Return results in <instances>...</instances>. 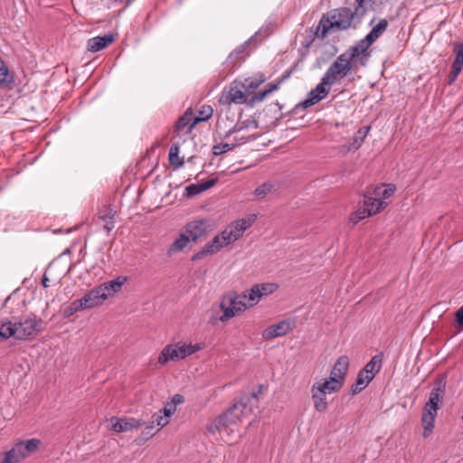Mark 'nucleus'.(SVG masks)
Instances as JSON below:
<instances>
[{"mask_svg": "<svg viewBox=\"0 0 463 463\" xmlns=\"http://www.w3.org/2000/svg\"><path fill=\"white\" fill-rule=\"evenodd\" d=\"M255 220L256 215L252 214L247 218L237 220L228 225L224 231L225 234H228L229 236V241H232V242L237 241L242 235V233L253 224Z\"/></svg>", "mask_w": 463, "mask_h": 463, "instance_id": "ddd939ff", "label": "nucleus"}, {"mask_svg": "<svg viewBox=\"0 0 463 463\" xmlns=\"http://www.w3.org/2000/svg\"><path fill=\"white\" fill-rule=\"evenodd\" d=\"M228 234H225V231L223 230L221 233L217 234L211 241L206 243L204 247L195 253L192 260L194 261L199 260L204 258L207 255H212L218 252L223 247L232 243V241H229Z\"/></svg>", "mask_w": 463, "mask_h": 463, "instance_id": "f8f14e48", "label": "nucleus"}, {"mask_svg": "<svg viewBox=\"0 0 463 463\" xmlns=\"http://www.w3.org/2000/svg\"><path fill=\"white\" fill-rule=\"evenodd\" d=\"M2 307L10 314H17L24 310L25 301L17 291H14L5 300Z\"/></svg>", "mask_w": 463, "mask_h": 463, "instance_id": "aec40b11", "label": "nucleus"}, {"mask_svg": "<svg viewBox=\"0 0 463 463\" xmlns=\"http://www.w3.org/2000/svg\"><path fill=\"white\" fill-rule=\"evenodd\" d=\"M329 91V87L326 84H323L321 80V82L308 92L307 98L300 103V106L304 109L311 107L325 99Z\"/></svg>", "mask_w": 463, "mask_h": 463, "instance_id": "dca6fc26", "label": "nucleus"}, {"mask_svg": "<svg viewBox=\"0 0 463 463\" xmlns=\"http://www.w3.org/2000/svg\"><path fill=\"white\" fill-rule=\"evenodd\" d=\"M151 422L157 427V430H160L168 424L169 419L159 411L153 414Z\"/></svg>", "mask_w": 463, "mask_h": 463, "instance_id": "ea45409f", "label": "nucleus"}, {"mask_svg": "<svg viewBox=\"0 0 463 463\" xmlns=\"http://www.w3.org/2000/svg\"><path fill=\"white\" fill-rule=\"evenodd\" d=\"M228 234H225V231L223 230L221 233L217 234L211 241L206 243L204 247L195 253L192 260L194 261L199 260L204 258L207 255H212L218 252L223 247L232 243V241H229Z\"/></svg>", "mask_w": 463, "mask_h": 463, "instance_id": "9b49d317", "label": "nucleus"}, {"mask_svg": "<svg viewBox=\"0 0 463 463\" xmlns=\"http://www.w3.org/2000/svg\"><path fill=\"white\" fill-rule=\"evenodd\" d=\"M159 430L156 429V426L151 422L148 424L141 432V437L144 439L152 438Z\"/></svg>", "mask_w": 463, "mask_h": 463, "instance_id": "8fccbe9b", "label": "nucleus"}, {"mask_svg": "<svg viewBox=\"0 0 463 463\" xmlns=\"http://www.w3.org/2000/svg\"><path fill=\"white\" fill-rule=\"evenodd\" d=\"M190 241V237L185 233H181L178 238H176L171 246L168 249V254L172 255L174 253L179 252L183 250Z\"/></svg>", "mask_w": 463, "mask_h": 463, "instance_id": "f704fd0d", "label": "nucleus"}, {"mask_svg": "<svg viewBox=\"0 0 463 463\" xmlns=\"http://www.w3.org/2000/svg\"><path fill=\"white\" fill-rule=\"evenodd\" d=\"M83 309L84 308L82 307V303L80 302L79 299H76V300L72 301L70 304V306L65 308L64 315L66 317H70V316L73 315L74 313L83 310Z\"/></svg>", "mask_w": 463, "mask_h": 463, "instance_id": "a18cd8bd", "label": "nucleus"}, {"mask_svg": "<svg viewBox=\"0 0 463 463\" xmlns=\"http://www.w3.org/2000/svg\"><path fill=\"white\" fill-rule=\"evenodd\" d=\"M396 191V186L392 184H380L373 188V194L378 198H382L383 201L391 197Z\"/></svg>", "mask_w": 463, "mask_h": 463, "instance_id": "473e14b6", "label": "nucleus"}, {"mask_svg": "<svg viewBox=\"0 0 463 463\" xmlns=\"http://www.w3.org/2000/svg\"><path fill=\"white\" fill-rule=\"evenodd\" d=\"M114 42L112 34H105L103 36H96L88 40L87 49L91 52H99Z\"/></svg>", "mask_w": 463, "mask_h": 463, "instance_id": "5701e85b", "label": "nucleus"}, {"mask_svg": "<svg viewBox=\"0 0 463 463\" xmlns=\"http://www.w3.org/2000/svg\"><path fill=\"white\" fill-rule=\"evenodd\" d=\"M175 407L184 402V396L181 394H175L170 401Z\"/></svg>", "mask_w": 463, "mask_h": 463, "instance_id": "4d7b16f0", "label": "nucleus"}, {"mask_svg": "<svg viewBox=\"0 0 463 463\" xmlns=\"http://www.w3.org/2000/svg\"><path fill=\"white\" fill-rule=\"evenodd\" d=\"M213 109L211 106H203L201 110H199V115L194 117L195 120L198 122L205 121L209 119L213 116Z\"/></svg>", "mask_w": 463, "mask_h": 463, "instance_id": "c03bdc74", "label": "nucleus"}, {"mask_svg": "<svg viewBox=\"0 0 463 463\" xmlns=\"http://www.w3.org/2000/svg\"><path fill=\"white\" fill-rule=\"evenodd\" d=\"M5 90L13 93L19 92V87L14 81V74L8 67L2 61V93Z\"/></svg>", "mask_w": 463, "mask_h": 463, "instance_id": "b1692460", "label": "nucleus"}, {"mask_svg": "<svg viewBox=\"0 0 463 463\" xmlns=\"http://www.w3.org/2000/svg\"><path fill=\"white\" fill-rule=\"evenodd\" d=\"M437 412L422 410L421 424L423 427V437H429L434 429Z\"/></svg>", "mask_w": 463, "mask_h": 463, "instance_id": "a878e982", "label": "nucleus"}, {"mask_svg": "<svg viewBox=\"0 0 463 463\" xmlns=\"http://www.w3.org/2000/svg\"><path fill=\"white\" fill-rule=\"evenodd\" d=\"M169 162L171 165L177 169L184 165V160L179 156V146L178 144H173L169 150Z\"/></svg>", "mask_w": 463, "mask_h": 463, "instance_id": "4c0bfd02", "label": "nucleus"}, {"mask_svg": "<svg viewBox=\"0 0 463 463\" xmlns=\"http://www.w3.org/2000/svg\"><path fill=\"white\" fill-rule=\"evenodd\" d=\"M248 44L249 42H246L243 44L237 47L233 52H232L227 59V62L235 65L236 62L241 61L242 59H244L242 54L246 51Z\"/></svg>", "mask_w": 463, "mask_h": 463, "instance_id": "58836bf2", "label": "nucleus"}, {"mask_svg": "<svg viewBox=\"0 0 463 463\" xmlns=\"http://www.w3.org/2000/svg\"><path fill=\"white\" fill-rule=\"evenodd\" d=\"M352 70V62L342 53L329 66L322 77L323 84L328 87L339 82Z\"/></svg>", "mask_w": 463, "mask_h": 463, "instance_id": "39448f33", "label": "nucleus"}, {"mask_svg": "<svg viewBox=\"0 0 463 463\" xmlns=\"http://www.w3.org/2000/svg\"><path fill=\"white\" fill-rule=\"evenodd\" d=\"M388 24H389L386 19H381L366 34V41L369 42V43H373L386 31Z\"/></svg>", "mask_w": 463, "mask_h": 463, "instance_id": "2f4dec72", "label": "nucleus"}, {"mask_svg": "<svg viewBox=\"0 0 463 463\" xmlns=\"http://www.w3.org/2000/svg\"><path fill=\"white\" fill-rule=\"evenodd\" d=\"M256 287L259 288L260 298L271 294L278 288V286L274 283L256 284Z\"/></svg>", "mask_w": 463, "mask_h": 463, "instance_id": "a19ab883", "label": "nucleus"}, {"mask_svg": "<svg viewBox=\"0 0 463 463\" xmlns=\"http://www.w3.org/2000/svg\"><path fill=\"white\" fill-rule=\"evenodd\" d=\"M374 377L369 373H364V371L361 370L356 377L355 383L352 385V393L357 394L362 392L364 389L367 387L370 382Z\"/></svg>", "mask_w": 463, "mask_h": 463, "instance_id": "c756f323", "label": "nucleus"}, {"mask_svg": "<svg viewBox=\"0 0 463 463\" xmlns=\"http://www.w3.org/2000/svg\"><path fill=\"white\" fill-rule=\"evenodd\" d=\"M221 144H222V149L224 150V153H226L230 150H232L235 146H237V144H233V143H221Z\"/></svg>", "mask_w": 463, "mask_h": 463, "instance_id": "052dcab7", "label": "nucleus"}, {"mask_svg": "<svg viewBox=\"0 0 463 463\" xmlns=\"http://www.w3.org/2000/svg\"><path fill=\"white\" fill-rule=\"evenodd\" d=\"M455 60L454 64L463 67V43H458L454 48Z\"/></svg>", "mask_w": 463, "mask_h": 463, "instance_id": "de8ad7c7", "label": "nucleus"}, {"mask_svg": "<svg viewBox=\"0 0 463 463\" xmlns=\"http://www.w3.org/2000/svg\"><path fill=\"white\" fill-rule=\"evenodd\" d=\"M43 320L36 317H12L10 320L2 321V339L14 337L19 340L33 338L41 331Z\"/></svg>", "mask_w": 463, "mask_h": 463, "instance_id": "7ed1b4c3", "label": "nucleus"}, {"mask_svg": "<svg viewBox=\"0 0 463 463\" xmlns=\"http://www.w3.org/2000/svg\"><path fill=\"white\" fill-rule=\"evenodd\" d=\"M382 361L379 355H374L362 370L374 377L382 368Z\"/></svg>", "mask_w": 463, "mask_h": 463, "instance_id": "e433bc0d", "label": "nucleus"}, {"mask_svg": "<svg viewBox=\"0 0 463 463\" xmlns=\"http://www.w3.org/2000/svg\"><path fill=\"white\" fill-rule=\"evenodd\" d=\"M208 223L205 220H195L188 222L184 226L185 234L190 237V240L196 241L201 237L204 236L207 232Z\"/></svg>", "mask_w": 463, "mask_h": 463, "instance_id": "6ab92c4d", "label": "nucleus"}, {"mask_svg": "<svg viewBox=\"0 0 463 463\" xmlns=\"http://www.w3.org/2000/svg\"><path fill=\"white\" fill-rule=\"evenodd\" d=\"M247 128H248V124H246V122H239V123L235 124L229 131L226 132L224 137L228 138L232 134L239 133Z\"/></svg>", "mask_w": 463, "mask_h": 463, "instance_id": "3c124183", "label": "nucleus"}, {"mask_svg": "<svg viewBox=\"0 0 463 463\" xmlns=\"http://www.w3.org/2000/svg\"><path fill=\"white\" fill-rule=\"evenodd\" d=\"M454 317L453 327L457 333H460L463 331V306L455 312Z\"/></svg>", "mask_w": 463, "mask_h": 463, "instance_id": "79ce46f5", "label": "nucleus"}, {"mask_svg": "<svg viewBox=\"0 0 463 463\" xmlns=\"http://www.w3.org/2000/svg\"><path fill=\"white\" fill-rule=\"evenodd\" d=\"M387 203L382 200V198H378L377 196L373 194V192H368V194H365L364 197V205L363 209H359L356 213L353 214L352 220L354 222L364 219L373 214H376L381 210L386 207Z\"/></svg>", "mask_w": 463, "mask_h": 463, "instance_id": "6e6552de", "label": "nucleus"}, {"mask_svg": "<svg viewBox=\"0 0 463 463\" xmlns=\"http://www.w3.org/2000/svg\"><path fill=\"white\" fill-rule=\"evenodd\" d=\"M292 329L293 326L290 320H282L275 325L267 327L262 332V337L267 340L273 339L287 335Z\"/></svg>", "mask_w": 463, "mask_h": 463, "instance_id": "f3484780", "label": "nucleus"}, {"mask_svg": "<svg viewBox=\"0 0 463 463\" xmlns=\"http://www.w3.org/2000/svg\"><path fill=\"white\" fill-rule=\"evenodd\" d=\"M216 183H217V178H211L206 181L201 182L199 184L202 188V191L204 192V191L210 189L211 187H213Z\"/></svg>", "mask_w": 463, "mask_h": 463, "instance_id": "6e6d98bb", "label": "nucleus"}, {"mask_svg": "<svg viewBox=\"0 0 463 463\" xmlns=\"http://www.w3.org/2000/svg\"><path fill=\"white\" fill-rule=\"evenodd\" d=\"M220 308L222 311V315L219 319L222 322H226L249 308V307L245 301V296L232 293L222 298Z\"/></svg>", "mask_w": 463, "mask_h": 463, "instance_id": "0eeeda50", "label": "nucleus"}, {"mask_svg": "<svg viewBox=\"0 0 463 463\" xmlns=\"http://www.w3.org/2000/svg\"><path fill=\"white\" fill-rule=\"evenodd\" d=\"M349 367V358L346 355L340 356L333 366L330 376L344 383Z\"/></svg>", "mask_w": 463, "mask_h": 463, "instance_id": "4be33fe9", "label": "nucleus"}, {"mask_svg": "<svg viewBox=\"0 0 463 463\" xmlns=\"http://www.w3.org/2000/svg\"><path fill=\"white\" fill-rule=\"evenodd\" d=\"M197 124L192 112L186 111L182 117L179 118L175 124V131L178 134H189L194 126Z\"/></svg>", "mask_w": 463, "mask_h": 463, "instance_id": "412c9836", "label": "nucleus"}, {"mask_svg": "<svg viewBox=\"0 0 463 463\" xmlns=\"http://www.w3.org/2000/svg\"><path fill=\"white\" fill-rule=\"evenodd\" d=\"M250 140V137H246L244 136L241 137H234V142L233 144H237V146L244 144Z\"/></svg>", "mask_w": 463, "mask_h": 463, "instance_id": "13d9d810", "label": "nucleus"}, {"mask_svg": "<svg viewBox=\"0 0 463 463\" xmlns=\"http://www.w3.org/2000/svg\"><path fill=\"white\" fill-rule=\"evenodd\" d=\"M111 430L116 432H126L134 429H138L145 424V421L134 418H116L110 419Z\"/></svg>", "mask_w": 463, "mask_h": 463, "instance_id": "2eb2a0df", "label": "nucleus"}, {"mask_svg": "<svg viewBox=\"0 0 463 463\" xmlns=\"http://www.w3.org/2000/svg\"><path fill=\"white\" fill-rule=\"evenodd\" d=\"M203 193L200 184H192L185 187V195L187 197H193Z\"/></svg>", "mask_w": 463, "mask_h": 463, "instance_id": "09e8293b", "label": "nucleus"}, {"mask_svg": "<svg viewBox=\"0 0 463 463\" xmlns=\"http://www.w3.org/2000/svg\"><path fill=\"white\" fill-rule=\"evenodd\" d=\"M461 70H462L461 66H458L457 64L452 63L451 71H450V73L449 75V80H448L449 84H452L456 80V79L458 78V76L460 73Z\"/></svg>", "mask_w": 463, "mask_h": 463, "instance_id": "603ef678", "label": "nucleus"}, {"mask_svg": "<svg viewBox=\"0 0 463 463\" xmlns=\"http://www.w3.org/2000/svg\"><path fill=\"white\" fill-rule=\"evenodd\" d=\"M311 394L315 409L319 412L325 411L327 408L325 392L318 387L312 386Z\"/></svg>", "mask_w": 463, "mask_h": 463, "instance_id": "c85d7f7f", "label": "nucleus"}, {"mask_svg": "<svg viewBox=\"0 0 463 463\" xmlns=\"http://www.w3.org/2000/svg\"><path fill=\"white\" fill-rule=\"evenodd\" d=\"M373 43L366 41V37L361 39L354 45L350 47L343 54L352 62L353 61L359 62L362 66H365L371 56L369 47Z\"/></svg>", "mask_w": 463, "mask_h": 463, "instance_id": "9d476101", "label": "nucleus"}, {"mask_svg": "<svg viewBox=\"0 0 463 463\" xmlns=\"http://www.w3.org/2000/svg\"><path fill=\"white\" fill-rule=\"evenodd\" d=\"M342 385L343 383H341L339 380H335L334 377L329 376V379L325 380L324 382L316 383L313 387H318L321 391L325 392V394H326L338 392Z\"/></svg>", "mask_w": 463, "mask_h": 463, "instance_id": "7c9ffc66", "label": "nucleus"}, {"mask_svg": "<svg viewBox=\"0 0 463 463\" xmlns=\"http://www.w3.org/2000/svg\"><path fill=\"white\" fill-rule=\"evenodd\" d=\"M272 190V185L269 184H263L257 187L254 191V194L258 199H263Z\"/></svg>", "mask_w": 463, "mask_h": 463, "instance_id": "49530a36", "label": "nucleus"}, {"mask_svg": "<svg viewBox=\"0 0 463 463\" xmlns=\"http://www.w3.org/2000/svg\"><path fill=\"white\" fill-rule=\"evenodd\" d=\"M106 295L104 293V289L99 288V286L92 288L87 294H85L81 298H80V302L82 303V307L84 309L92 308L103 303L106 300Z\"/></svg>", "mask_w": 463, "mask_h": 463, "instance_id": "a211bd4d", "label": "nucleus"}, {"mask_svg": "<svg viewBox=\"0 0 463 463\" xmlns=\"http://www.w3.org/2000/svg\"><path fill=\"white\" fill-rule=\"evenodd\" d=\"M265 80V77L260 75L259 78H245L243 80H241V83L244 87L245 94L248 95L257 90Z\"/></svg>", "mask_w": 463, "mask_h": 463, "instance_id": "72a5a7b5", "label": "nucleus"}, {"mask_svg": "<svg viewBox=\"0 0 463 463\" xmlns=\"http://www.w3.org/2000/svg\"><path fill=\"white\" fill-rule=\"evenodd\" d=\"M446 383L443 381H439L430 392L428 402L425 403L423 409L437 412L443 402L445 396Z\"/></svg>", "mask_w": 463, "mask_h": 463, "instance_id": "4468645a", "label": "nucleus"}, {"mask_svg": "<svg viewBox=\"0 0 463 463\" xmlns=\"http://www.w3.org/2000/svg\"><path fill=\"white\" fill-rule=\"evenodd\" d=\"M48 281H49V279H48L46 276H44V277L43 278V281H42V284H43V286L44 288H48V287H49V285H48Z\"/></svg>", "mask_w": 463, "mask_h": 463, "instance_id": "680f3d73", "label": "nucleus"}, {"mask_svg": "<svg viewBox=\"0 0 463 463\" xmlns=\"http://www.w3.org/2000/svg\"><path fill=\"white\" fill-rule=\"evenodd\" d=\"M242 296H245V301L249 307H254L260 301V295L259 291V288L254 285L250 288V289L244 291Z\"/></svg>", "mask_w": 463, "mask_h": 463, "instance_id": "c9c22d12", "label": "nucleus"}, {"mask_svg": "<svg viewBox=\"0 0 463 463\" xmlns=\"http://www.w3.org/2000/svg\"><path fill=\"white\" fill-rule=\"evenodd\" d=\"M370 129V127L359 128L348 144L345 145L347 151L357 150L364 143L365 137Z\"/></svg>", "mask_w": 463, "mask_h": 463, "instance_id": "bb28decb", "label": "nucleus"}, {"mask_svg": "<svg viewBox=\"0 0 463 463\" xmlns=\"http://www.w3.org/2000/svg\"><path fill=\"white\" fill-rule=\"evenodd\" d=\"M371 1L354 0L355 7L354 11L347 7H340L323 15L317 27V33L320 32V37L324 38L328 31L334 27L339 30L357 27L366 14L367 8L365 5Z\"/></svg>", "mask_w": 463, "mask_h": 463, "instance_id": "f257e3e1", "label": "nucleus"}, {"mask_svg": "<svg viewBox=\"0 0 463 463\" xmlns=\"http://www.w3.org/2000/svg\"><path fill=\"white\" fill-rule=\"evenodd\" d=\"M200 344H186L177 342L165 345L158 355V364L161 365L166 364L170 361H179L186 358L189 355L201 350Z\"/></svg>", "mask_w": 463, "mask_h": 463, "instance_id": "20e7f679", "label": "nucleus"}, {"mask_svg": "<svg viewBox=\"0 0 463 463\" xmlns=\"http://www.w3.org/2000/svg\"><path fill=\"white\" fill-rule=\"evenodd\" d=\"M241 80H233L229 86L225 87L220 96L219 101L222 105L244 104L247 102V95L243 90Z\"/></svg>", "mask_w": 463, "mask_h": 463, "instance_id": "1a4fd4ad", "label": "nucleus"}, {"mask_svg": "<svg viewBox=\"0 0 463 463\" xmlns=\"http://www.w3.org/2000/svg\"><path fill=\"white\" fill-rule=\"evenodd\" d=\"M268 92L266 91V90H262V91H260L258 92L257 94H255L250 100V105H254L255 103H259V102H261L265 99V98L268 96Z\"/></svg>", "mask_w": 463, "mask_h": 463, "instance_id": "864d4df0", "label": "nucleus"}, {"mask_svg": "<svg viewBox=\"0 0 463 463\" xmlns=\"http://www.w3.org/2000/svg\"><path fill=\"white\" fill-rule=\"evenodd\" d=\"M127 277H118L115 279L107 281L99 285V288H102V289H104L106 298H108V297L112 293H117L120 291L122 286L127 282Z\"/></svg>", "mask_w": 463, "mask_h": 463, "instance_id": "cd10ccee", "label": "nucleus"}, {"mask_svg": "<svg viewBox=\"0 0 463 463\" xmlns=\"http://www.w3.org/2000/svg\"><path fill=\"white\" fill-rule=\"evenodd\" d=\"M160 411L169 419L175 412L176 407L171 402H167Z\"/></svg>", "mask_w": 463, "mask_h": 463, "instance_id": "5fc2aeb1", "label": "nucleus"}, {"mask_svg": "<svg viewBox=\"0 0 463 463\" xmlns=\"http://www.w3.org/2000/svg\"><path fill=\"white\" fill-rule=\"evenodd\" d=\"M258 403L259 398L257 393L243 394L236 403L214 420L208 427V430L213 432L226 429L228 426L236 423L240 417L251 413L253 408L258 406Z\"/></svg>", "mask_w": 463, "mask_h": 463, "instance_id": "f03ea898", "label": "nucleus"}, {"mask_svg": "<svg viewBox=\"0 0 463 463\" xmlns=\"http://www.w3.org/2000/svg\"><path fill=\"white\" fill-rule=\"evenodd\" d=\"M41 440L38 439H30L26 441H19L5 453L2 463H20L30 454L35 452L40 445Z\"/></svg>", "mask_w": 463, "mask_h": 463, "instance_id": "423d86ee", "label": "nucleus"}, {"mask_svg": "<svg viewBox=\"0 0 463 463\" xmlns=\"http://www.w3.org/2000/svg\"><path fill=\"white\" fill-rule=\"evenodd\" d=\"M289 74L290 73L287 71L283 75H281V77H279L275 82L269 83L266 88V91L268 92V94H270L278 90L279 89L280 84L289 77Z\"/></svg>", "mask_w": 463, "mask_h": 463, "instance_id": "37998d69", "label": "nucleus"}, {"mask_svg": "<svg viewBox=\"0 0 463 463\" xmlns=\"http://www.w3.org/2000/svg\"><path fill=\"white\" fill-rule=\"evenodd\" d=\"M115 213L116 212L111 208V206H103V208L99 210V219L104 222L103 228L108 232L112 231L115 227Z\"/></svg>", "mask_w": 463, "mask_h": 463, "instance_id": "393cba45", "label": "nucleus"}, {"mask_svg": "<svg viewBox=\"0 0 463 463\" xmlns=\"http://www.w3.org/2000/svg\"><path fill=\"white\" fill-rule=\"evenodd\" d=\"M213 153L215 156H220V155L224 154V150L222 147V144H218V145L213 146Z\"/></svg>", "mask_w": 463, "mask_h": 463, "instance_id": "bf43d9fd", "label": "nucleus"}]
</instances>
